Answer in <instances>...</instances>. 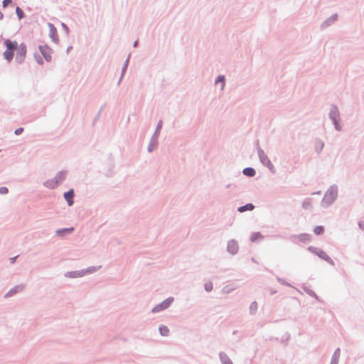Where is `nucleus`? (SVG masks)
<instances>
[{
	"mask_svg": "<svg viewBox=\"0 0 364 364\" xmlns=\"http://www.w3.org/2000/svg\"><path fill=\"white\" fill-rule=\"evenodd\" d=\"M298 237L301 241H306L310 240V237L307 234H301L299 235Z\"/></svg>",
	"mask_w": 364,
	"mask_h": 364,
	"instance_id": "obj_16",
	"label": "nucleus"
},
{
	"mask_svg": "<svg viewBox=\"0 0 364 364\" xmlns=\"http://www.w3.org/2000/svg\"><path fill=\"white\" fill-rule=\"evenodd\" d=\"M243 173L247 176H253L255 173V171L252 168H247L244 169Z\"/></svg>",
	"mask_w": 364,
	"mask_h": 364,
	"instance_id": "obj_13",
	"label": "nucleus"
},
{
	"mask_svg": "<svg viewBox=\"0 0 364 364\" xmlns=\"http://www.w3.org/2000/svg\"><path fill=\"white\" fill-rule=\"evenodd\" d=\"M256 303H254L252 304V305L251 306V308H256Z\"/></svg>",
	"mask_w": 364,
	"mask_h": 364,
	"instance_id": "obj_25",
	"label": "nucleus"
},
{
	"mask_svg": "<svg viewBox=\"0 0 364 364\" xmlns=\"http://www.w3.org/2000/svg\"><path fill=\"white\" fill-rule=\"evenodd\" d=\"M16 14L19 19H21L23 18L24 13L19 7H16Z\"/></svg>",
	"mask_w": 364,
	"mask_h": 364,
	"instance_id": "obj_15",
	"label": "nucleus"
},
{
	"mask_svg": "<svg viewBox=\"0 0 364 364\" xmlns=\"http://www.w3.org/2000/svg\"><path fill=\"white\" fill-rule=\"evenodd\" d=\"M36 60H37V61H38V63H40V64H42V63H43V61H42V60H41V58H37V57H36Z\"/></svg>",
	"mask_w": 364,
	"mask_h": 364,
	"instance_id": "obj_23",
	"label": "nucleus"
},
{
	"mask_svg": "<svg viewBox=\"0 0 364 364\" xmlns=\"http://www.w3.org/2000/svg\"><path fill=\"white\" fill-rule=\"evenodd\" d=\"M314 232L316 235H321L324 232V228L323 226H317L314 228Z\"/></svg>",
	"mask_w": 364,
	"mask_h": 364,
	"instance_id": "obj_14",
	"label": "nucleus"
},
{
	"mask_svg": "<svg viewBox=\"0 0 364 364\" xmlns=\"http://www.w3.org/2000/svg\"><path fill=\"white\" fill-rule=\"evenodd\" d=\"M3 18V14L0 11V20Z\"/></svg>",
	"mask_w": 364,
	"mask_h": 364,
	"instance_id": "obj_26",
	"label": "nucleus"
},
{
	"mask_svg": "<svg viewBox=\"0 0 364 364\" xmlns=\"http://www.w3.org/2000/svg\"><path fill=\"white\" fill-rule=\"evenodd\" d=\"M173 301V298H168L166 300L164 301L163 302H161V304H159V305L156 306L153 309H152V312L155 313V312H159L161 310H164V309H167L170 305L171 304Z\"/></svg>",
	"mask_w": 364,
	"mask_h": 364,
	"instance_id": "obj_3",
	"label": "nucleus"
},
{
	"mask_svg": "<svg viewBox=\"0 0 364 364\" xmlns=\"http://www.w3.org/2000/svg\"><path fill=\"white\" fill-rule=\"evenodd\" d=\"M205 289L207 291H210L213 289V284L211 283L205 284Z\"/></svg>",
	"mask_w": 364,
	"mask_h": 364,
	"instance_id": "obj_18",
	"label": "nucleus"
},
{
	"mask_svg": "<svg viewBox=\"0 0 364 364\" xmlns=\"http://www.w3.org/2000/svg\"><path fill=\"white\" fill-rule=\"evenodd\" d=\"M73 228H70V229H63V230H58V234H61L62 232H71L73 231Z\"/></svg>",
	"mask_w": 364,
	"mask_h": 364,
	"instance_id": "obj_19",
	"label": "nucleus"
},
{
	"mask_svg": "<svg viewBox=\"0 0 364 364\" xmlns=\"http://www.w3.org/2000/svg\"><path fill=\"white\" fill-rule=\"evenodd\" d=\"M159 332L161 336H166L168 335L169 329L166 326H161L159 327Z\"/></svg>",
	"mask_w": 364,
	"mask_h": 364,
	"instance_id": "obj_10",
	"label": "nucleus"
},
{
	"mask_svg": "<svg viewBox=\"0 0 364 364\" xmlns=\"http://www.w3.org/2000/svg\"><path fill=\"white\" fill-rule=\"evenodd\" d=\"M85 272L83 271L82 272H69L68 274V277H82L84 275Z\"/></svg>",
	"mask_w": 364,
	"mask_h": 364,
	"instance_id": "obj_11",
	"label": "nucleus"
},
{
	"mask_svg": "<svg viewBox=\"0 0 364 364\" xmlns=\"http://www.w3.org/2000/svg\"><path fill=\"white\" fill-rule=\"evenodd\" d=\"M39 50L42 55L45 58L46 61H50L51 59L52 50L48 46H39Z\"/></svg>",
	"mask_w": 364,
	"mask_h": 364,
	"instance_id": "obj_5",
	"label": "nucleus"
},
{
	"mask_svg": "<svg viewBox=\"0 0 364 364\" xmlns=\"http://www.w3.org/2000/svg\"><path fill=\"white\" fill-rule=\"evenodd\" d=\"M228 249L232 254H235L238 249V246L236 242L231 241L228 245Z\"/></svg>",
	"mask_w": 364,
	"mask_h": 364,
	"instance_id": "obj_8",
	"label": "nucleus"
},
{
	"mask_svg": "<svg viewBox=\"0 0 364 364\" xmlns=\"http://www.w3.org/2000/svg\"><path fill=\"white\" fill-rule=\"evenodd\" d=\"M8 192V189L6 188H1L0 189L1 193H6Z\"/></svg>",
	"mask_w": 364,
	"mask_h": 364,
	"instance_id": "obj_22",
	"label": "nucleus"
},
{
	"mask_svg": "<svg viewBox=\"0 0 364 364\" xmlns=\"http://www.w3.org/2000/svg\"><path fill=\"white\" fill-rule=\"evenodd\" d=\"M65 178V175L64 173H59L55 177V178L52 179V180H49V181H47L45 183V185L50 188H53L55 187H56L58 186V184L61 182L62 181H63Z\"/></svg>",
	"mask_w": 364,
	"mask_h": 364,
	"instance_id": "obj_2",
	"label": "nucleus"
},
{
	"mask_svg": "<svg viewBox=\"0 0 364 364\" xmlns=\"http://www.w3.org/2000/svg\"><path fill=\"white\" fill-rule=\"evenodd\" d=\"M11 3V0H4V1H3V6L6 7V6H7Z\"/></svg>",
	"mask_w": 364,
	"mask_h": 364,
	"instance_id": "obj_20",
	"label": "nucleus"
},
{
	"mask_svg": "<svg viewBox=\"0 0 364 364\" xmlns=\"http://www.w3.org/2000/svg\"><path fill=\"white\" fill-rule=\"evenodd\" d=\"M262 162L264 164H266L272 171H273V172L274 171V166L272 165L271 161L267 157H265L264 159H262Z\"/></svg>",
	"mask_w": 364,
	"mask_h": 364,
	"instance_id": "obj_12",
	"label": "nucleus"
},
{
	"mask_svg": "<svg viewBox=\"0 0 364 364\" xmlns=\"http://www.w3.org/2000/svg\"><path fill=\"white\" fill-rule=\"evenodd\" d=\"M74 191L70 189L69 191L64 193V198L67 200L68 205L70 206L73 204Z\"/></svg>",
	"mask_w": 364,
	"mask_h": 364,
	"instance_id": "obj_7",
	"label": "nucleus"
},
{
	"mask_svg": "<svg viewBox=\"0 0 364 364\" xmlns=\"http://www.w3.org/2000/svg\"><path fill=\"white\" fill-rule=\"evenodd\" d=\"M4 45L6 46V50L4 52V57L8 61L10 62L14 58V51H16V60L19 62L23 60L27 49L26 46L24 43L18 44L16 41H11L9 39L4 41Z\"/></svg>",
	"mask_w": 364,
	"mask_h": 364,
	"instance_id": "obj_1",
	"label": "nucleus"
},
{
	"mask_svg": "<svg viewBox=\"0 0 364 364\" xmlns=\"http://www.w3.org/2000/svg\"><path fill=\"white\" fill-rule=\"evenodd\" d=\"M308 250L309 251H311V252L314 253L315 255H318L320 258H321L326 261L331 262V258L328 257V255L324 251L319 250V249L314 248L313 247H309L308 248Z\"/></svg>",
	"mask_w": 364,
	"mask_h": 364,
	"instance_id": "obj_4",
	"label": "nucleus"
},
{
	"mask_svg": "<svg viewBox=\"0 0 364 364\" xmlns=\"http://www.w3.org/2000/svg\"><path fill=\"white\" fill-rule=\"evenodd\" d=\"M48 26L49 28V36L53 40V41L57 43L58 41V35L57 29L51 23H48Z\"/></svg>",
	"mask_w": 364,
	"mask_h": 364,
	"instance_id": "obj_6",
	"label": "nucleus"
},
{
	"mask_svg": "<svg viewBox=\"0 0 364 364\" xmlns=\"http://www.w3.org/2000/svg\"><path fill=\"white\" fill-rule=\"evenodd\" d=\"M15 261V257L11 259V263H14Z\"/></svg>",
	"mask_w": 364,
	"mask_h": 364,
	"instance_id": "obj_27",
	"label": "nucleus"
},
{
	"mask_svg": "<svg viewBox=\"0 0 364 364\" xmlns=\"http://www.w3.org/2000/svg\"><path fill=\"white\" fill-rule=\"evenodd\" d=\"M254 209V205L251 203H248L245 205L241 206L238 208L240 212H244L246 210H252Z\"/></svg>",
	"mask_w": 364,
	"mask_h": 364,
	"instance_id": "obj_9",
	"label": "nucleus"
},
{
	"mask_svg": "<svg viewBox=\"0 0 364 364\" xmlns=\"http://www.w3.org/2000/svg\"><path fill=\"white\" fill-rule=\"evenodd\" d=\"M359 225H360V227L363 230H364V223H359Z\"/></svg>",
	"mask_w": 364,
	"mask_h": 364,
	"instance_id": "obj_24",
	"label": "nucleus"
},
{
	"mask_svg": "<svg viewBox=\"0 0 364 364\" xmlns=\"http://www.w3.org/2000/svg\"><path fill=\"white\" fill-rule=\"evenodd\" d=\"M221 82L222 83V89L224 87V85H225V77L224 76H219L216 80V83L218 82Z\"/></svg>",
	"mask_w": 364,
	"mask_h": 364,
	"instance_id": "obj_17",
	"label": "nucleus"
},
{
	"mask_svg": "<svg viewBox=\"0 0 364 364\" xmlns=\"http://www.w3.org/2000/svg\"><path fill=\"white\" fill-rule=\"evenodd\" d=\"M23 128H18L17 129L16 131H15V134L16 135L18 134H20L22 132H23Z\"/></svg>",
	"mask_w": 364,
	"mask_h": 364,
	"instance_id": "obj_21",
	"label": "nucleus"
}]
</instances>
